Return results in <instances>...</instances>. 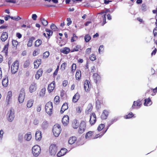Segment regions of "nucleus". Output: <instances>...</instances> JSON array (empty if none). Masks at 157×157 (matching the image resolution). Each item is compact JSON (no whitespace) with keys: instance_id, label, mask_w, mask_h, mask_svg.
Instances as JSON below:
<instances>
[{"instance_id":"obj_55","label":"nucleus","mask_w":157,"mask_h":157,"mask_svg":"<svg viewBox=\"0 0 157 157\" xmlns=\"http://www.w3.org/2000/svg\"><path fill=\"white\" fill-rule=\"evenodd\" d=\"M49 55V53L48 51H46L43 54V57L44 58H48Z\"/></svg>"},{"instance_id":"obj_61","label":"nucleus","mask_w":157,"mask_h":157,"mask_svg":"<svg viewBox=\"0 0 157 157\" xmlns=\"http://www.w3.org/2000/svg\"><path fill=\"white\" fill-rule=\"evenodd\" d=\"M141 10L143 11H145L146 10L147 7L146 5L144 4H143L141 6Z\"/></svg>"},{"instance_id":"obj_30","label":"nucleus","mask_w":157,"mask_h":157,"mask_svg":"<svg viewBox=\"0 0 157 157\" xmlns=\"http://www.w3.org/2000/svg\"><path fill=\"white\" fill-rule=\"evenodd\" d=\"M75 78L77 80L79 81L81 78V71L79 70H77L75 74Z\"/></svg>"},{"instance_id":"obj_14","label":"nucleus","mask_w":157,"mask_h":157,"mask_svg":"<svg viewBox=\"0 0 157 157\" xmlns=\"http://www.w3.org/2000/svg\"><path fill=\"white\" fill-rule=\"evenodd\" d=\"M69 117L67 115L64 116L62 120V122L63 125L66 126L69 123Z\"/></svg>"},{"instance_id":"obj_28","label":"nucleus","mask_w":157,"mask_h":157,"mask_svg":"<svg viewBox=\"0 0 157 157\" xmlns=\"http://www.w3.org/2000/svg\"><path fill=\"white\" fill-rule=\"evenodd\" d=\"M67 150L65 148H63L58 152L57 154V155L58 157H60L64 155L67 152Z\"/></svg>"},{"instance_id":"obj_27","label":"nucleus","mask_w":157,"mask_h":157,"mask_svg":"<svg viewBox=\"0 0 157 157\" xmlns=\"http://www.w3.org/2000/svg\"><path fill=\"white\" fill-rule=\"evenodd\" d=\"M69 48L67 47H64L60 50V52L65 54H68L70 52Z\"/></svg>"},{"instance_id":"obj_57","label":"nucleus","mask_w":157,"mask_h":157,"mask_svg":"<svg viewBox=\"0 0 157 157\" xmlns=\"http://www.w3.org/2000/svg\"><path fill=\"white\" fill-rule=\"evenodd\" d=\"M30 64V62L29 60H26L24 64V67H28Z\"/></svg>"},{"instance_id":"obj_6","label":"nucleus","mask_w":157,"mask_h":157,"mask_svg":"<svg viewBox=\"0 0 157 157\" xmlns=\"http://www.w3.org/2000/svg\"><path fill=\"white\" fill-rule=\"evenodd\" d=\"M79 128L78 132L79 133L81 134L83 133L85 131L86 128V122L84 121H82L79 124Z\"/></svg>"},{"instance_id":"obj_59","label":"nucleus","mask_w":157,"mask_h":157,"mask_svg":"<svg viewBox=\"0 0 157 157\" xmlns=\"http://www.w3.org/2000/svg\"><path fill=\"white\" fill-rule=\"evenodd\" d=\"M90 59L91 61H94L96 59V56L93 54H92L90 56Z\"/></svg>"},{"instance_id":"obj_58","label":"nucleus","mask_w":157,"mask_h":157,"mask_svg":"<svg viewBox=\"0 0 157 157\" xmlns=\"http://www.w3.org/2000/svg\"><path fill=\"white\" fill-rule=\"evenodd\" d=\"M40 50L39 49H36L35 50L33 54V56H35L38 55L39 54V52Z\"/></svg>"},{"instance_id":"obj_49","label":"nucleus","mask_w":157,"mask_h":157,"mask_svg":"<svg viewBox=\"0 0 157 157\" xmlns=\"http://www.w3.org/2000/svg\"><path fill=\"white\" fill-rule=\"evenodd\" d=\"M96 107L97 109H99L101 108V103L99 100H97L96 102Z\"/></svg>"},{"instance_id":"obj_64","label":"nucleus","mask_w":157,"mask_h":157,"mask_svg":"<svg viewBox=\"0 0 157 157\" xmlns=\"http://www.w3.org/2000/svg\"><path fill=\"white\" fill-rule=\"evenodd\" d=\"M41 105L40 104L38 105L36 107V111L38 112L40 111L41 109Z\"/></svg>"},{"instance_id":"obj_63","label":"nucleus","mask_w":157,"mask_h":157,"mask_svg":"<svg viewBox=\"0 0 157 157\" xmlns=\"http://www.w3.org/2000/svg\"><path fill=\"white\" fill-rule=\"evenodd\" d=\"M104 46L103 45H100L98 49L99 53H100V52H102L104 50Z\"/></svg>"},{"instance_id":"obj_50","label":"nucleus","mask_w":157,"mask_h":157,"mask_svg":"<svg viewBox=\"0 0 157 157\" xmlns=\"http://www.w3.org/2000/svg\"><path fill=\"white\" fill-rule=\"evenodd\" d=\"M67 64L66 62L63 63L61 65L60 69L61 70H64L67 67Z\"/></svg>"},{"instance_id":"obj_62","label":"nucleus","mask_w":157,"mask_h":157,"mask_svg":"<svg viewBox=\"0 0 157 157\" xmlns=\"http://www.w3.org/2000/svg\"><path fill=\"white\" fill-rule=\"evenodd\" d=\"M153 33L154 36H157V28H155L154 29Z\"/></svg>"},{"instance_id":"obj_47","label":"nucleus","mask_w":157,"mask_h":157,"mask_svg":"<svg viewBox=\"0 0 157 157\" xmlns=\"http://www.w3.org/2000/svg\"><path fill=\"white\" fill-rule=\"evenodd\" d=\"M42 128L43 129H45L47 128L48 127V123L47 121H44L41 125Z\"/></svg>"},{"instance_id":"obj_1","label":"nucleus","mask_w":157,"mask_h":157,"mask_svg":"<svg viewBox=\"0 0 157 157\" xmlns=\"http://www.w3.org/2000/svg\"><path fill=\"white\" fill-rule=\"evenodd\" d=\"M61 128L60 125L58 124H55L53 127L52 131L54 135L56 137H58L61 133Z\"/></svg>"},{"instance_id":"obj_7","label":"nucleus","mask_w":157,"mask_h":157,"mask_svg":"<svg viewBox=\"0 0 157 157\" xmlns=\"http://www.w3.org/2000/svg\"><path fill=\"white\" fill-rule=\"evenodd\" d=\"M7 116L8 121L10 122L13 121L15 117L14 111L13 109L11 108L8 111Z\"/></svg>"},{"instance_id":"obj_4","label":"nucleus","mask_w":157,"mask_h":157,"mask_svg":"<svg viewBox=\"0 0 157 157\" xmlns=\"http://www.w3.org/2000/svg\"><path fill=\"white\" fill-rule=\"evenodd\" d=\"M25 91L24 88H22L20 92L18 97V100L20 103H22L23 102L25 97Z\"/></svg>"},{"instance_id":"obj_13","label":"nucleus","mask_w":157,"mask_h":157,"mask_svg":"<svg viewBox=\"0 0 157 157\" xmlns=\"http://www.w3.org/2000/svg\"><path fill=\"white\" fill-rule=\"evenodd\" d=\"M55 87V82L54 81L51 82L48 86V90L49 93L52 92Z\"/></svg>"},{"instance_id":"obj_8","label":"nucleus","mask_w":157,"mask_h":157,"mask_svg":"<svg viewBox=\"0 0 157 157\" xmlns=\"http://www.w3.org/2000/svg\"><path fill=\"white\" fill-rule=\"evenodd\" d=\"M57 151V148L54 144L51 145L49 148V152L51 155H55Z\"/></svg>"},{"instance_id":"obj_53","label":"nucleus","mask_w":157,"mask_h":157,"mask_svg":"<svg viewBox=\"0 0 157 157\" xmlns=\"http://www.w3.org/2000/svg\"><path fill=\"white\" fill-rule=\"evenodd\" d=\"M78 37L75 34L73 33V36L72 37L71 39V42H73L75 41L77 39Z\"/></svg>"},{"instance_id":"obj_52","label":"nucleus","mask_w":157,"mask_h":157,"mask_svg":"<svg viewBox=\"0 0 157 157\" xmlns=\"http://www.w3.org/2000/svg\"><path fill=\"white\" fill-rule=\"evenodd\" d=\"M76 68V65L75 63H73L71 66V72L73 74L75 72Z\"/></svg>"},{"instance_id":"obj_16","label":"nucleus","mask_w":157,"mask_h":157,"mask_svg":"<svg viewBox=\"0 0 157 157\" xmlns=\"http://www.w3.org/2000/svg\"><path fill=\"white\" fill-rule=\"evenodd\" d=\"M37 85L35 83H32L29 86V91L31 93L34 92L36 89Z\"/></svg>"},{"instance_id":"obj_36","label":"nucleus","mask_w":157,"mask_h":157,"mask_svg":"<svg viewBox=\"0 0 157 157\" xmlns=\"http://www.w3.org/2000/svg\"><path fill=\"white\" fill-rule=\"evenodd\" d=\"M32 138V135L30 132H29L26 134L24 136V139L27 141H29Z\"/></svg>"},{"instance_id":"obj_37","label":"nucleus","mask_w":157,"mask_h":157,"mask_svg":"<svg viewBox=\"0 0 157 157\" xmlns=\"http://www.w3.org/2000/svg\"><path fill=\"white\" fill-rule=\"evenodd\" d=\"M34 101L33 99H30L27 102V106L28 108H29L31 107L33 105Z\"/></svg>"},{"instance_id":"obj_48","label":"nucleus","mask_w":157,"mask_h":157,"mask_svg":"<svg viewBox=\"0 0 157 157\" xmlns=\"http://www.w3.org/2000/svg\"><path fill=\"white\" fill-rule=\"evenodd\" d=\"M82 109L81 107L80 106H77L76 108V112L77 113H80L82 112Z\"/></svg>"},{"instance_id":"obj_39","label":"nucleus","mask_w":157,"mask_h":157,"mask_svg":"<svg viewBox=\"0 0 157 157\" xmlns=\"http://www.w3.org/2000/svg\"><path fill=\"white\" fill-rule=\"evenodd\" d=\"M134 116V114L132 112H130L127 115L125 116L124 117L125 119H128L133 117Z\"/></svg>"},{"instance_id":"obj_23","label":"nucleus","mask_w":157,"mask_h":157,"mask_svg":"<svg viewBox=\"0 0 157 157\" xmlns=\"http://www.w3.org/2000/svg\"><path fill=\"white\" fill-rule=\"evenodd\" d=\"M3 86L5 87H7L9 84L8 77H6L3 78L2 81Z\"/></svg>"},{"instance_id":"obj_20","label":"nucleus","mask_w":157,"mask_h":157,"mask_svg":"<svg viewBox=\"0 0 157 157\" xmlns=\"http://www.w3.org/2000/svg\"><path fill=\"white\" fill-rule=\"evenodd\" d=\"M80 95L78 92H77L73 96L72 98V101L74 103L77 102L80 99Z\"/></svg>"},{"instance_id":"obj_35","label":"nucleus","mask_w":157,"mask_h":157,"mask_svg":"<svg viewBox=\"0 0 157 157\" xmlns=\"http://www.w3.org/2000/svg\"><path fill=\"white\" fill-rule=\"evenodd\" d=\"M35 38L34 37H32L30 38L28 42L27 45L28 47H31L32 46L33 42L35 40Z\"/></svg>"},{"instance_id":"obj_41","label":"nucleus","mask_w":157,"mask_h":157,"mask_svg":"<svg viewBox=\"0 0 157 157\" xmlns=\"http://www.w3.org/2000/svg\"><path fill=\"white\" fill-rule=\"evenodd\" d=\"M42 44V41L40 39H38L35 42V46L36 47H38Z\"/></svg>"},{"instance_id":"obj_18","label":"nucleus","mask_w":157,"mask_h":157,"mask_svg":"<svg viewBox=\"0 0 157 157\" xmlns=\"http://www.w3.org/2000/svg\"><path fill=\"white\" fill-rule=\"evenodd\" d=\"M12 91H9L8 92L6 100L8 104H9L10 103V102L12 99Z\"/></svg>"},{"instance_id":"obj_22","label":"nucleus","mask_w":157,"mask_h":157,"mask_svg":"<svg viewBox=\"0 0 157 157\" xmlns=\"http://www.w3.org/2000/svg\"><path fill=\"white\" fill-rule=\"evenodd\" d=\"M35 136V139L37 141H40L42 138L41 132L39 130L36 131Z\"/></svg>"},{"instance_id":"obj_54","label":"nucleus","mask_w":157,"mask_h":157,"mask_svg":"<svg viewBox=\"0 0 157 157\" xmlns=\"http://www.w3.org/2000/svg\"><path fill=\"white\" fill-rule=\"evenodd\" d=\"M51 29L54 31H56L58 29L56 26L54 24H52L50 26Z\"/></svg>"},{"instance_id":"obj_5","label":"nucleus","mask_w":157,"mask_h":157,"mask_svg":"<svg viewBox=\"0 0 157 157\" xmlns=\"http://www.w3.org/2000/svg\"><path fill=\"white\" fill-rule=\"evenodd\" d=\"M19 62L17 60L15 61L11 66V72L13 74L15 73L17 71L19 68Z\"/></svg>"},{"instance_id":"obj_19","label":"nucleus","mask_w":157,"mask_h":157,"mask_svg":"<svg viewBox=\"0 0 157 157\" xmlns=\"http://www.w3.org/2000/svg\"><path fill=\"white\" fill-rule=\"evenodd\" d=\"M79 123L78 121L76 119L73 120L72 123V126L74 129H77L79 126Z\"/></svg>"},{"instance_id":"obj_60","label":"nucleus","mask_w":157,"mask_h":157,"mask_svg":"<svg viewBox=\"0 0 157 157\" xmlns=\"http://www.w3.org/2000/svg\"><path fill=\"white\" fill-rule=\"evenodd\" d=\"M59 68V66L58 65L57 67V68L54 71L53 74V76L55 77L58 74V71Z\"/></svg>"},{"instance_id":"obj_46","label":"nucleus","mask_w":157,"mask_h":157,"mask_svg":"<svg viewBox=\"0 0 157 157\" xmlns=\"http://www.w3.org/2000/svg\"><path fill=\"white\" fill-rule=\"evenodd\" d=\"M40 20L41 22L44 26H46L48 25V21L44 18H41Z\"/></svg>"},{"instance_id":"obj_56","label":"nucleus","mask_w":157,"mask_h":157,"mask_svg":"<svg viewBox=\"0 0 157 157\" xmlns=\"http://www.w3.org/2000/svg\"><path fill=\"white\" fill-rule=\"evenodd\" d=\"M84 39L85 41L87 42L90 40L91 37L89 35H86L85 36Z\"/></svg>"},{"instance_id":"obj_21","label":"nucleus","mask_w":157,"mask_h":157,"mask_svg":"<svg viewBox=\"0 0 157 157\" xmlns=\"http://www.w3.org/2000/svg\"><path fill=\"white\" fill-rule=\"evenodd\" d=\"M68 104L67 102H65L63 105L60 110L61 113H63L65 110L68 109Z\"/></svg>"},{"instance_id":"obj_15","label":"nucleus","mask_w":157,"mask_h":157,"mask_svg":"<svg viewBox=\"0 0 157 157\" xmlns=\"http://www.w3.org/2000/svg\"><path fill=\"white\" fill-rule=\"evenodd\" d=\"M109 114V111L106 110H104L101 114V118L102 120H105L107 118Z\"/></svg>"},{"instance_id":"obj_32","label":"nucleus","mask_w":157,"mask_h":157,"mask_svg":"<svg viewBox=\"0 0 157 157\" xmlns=\"http://www.w3.org/2000/svg\"><path fill=\"white\" fill-rule=\"evenodd\" d=\"M152 104V102L150 98H146L144 100V106H148L151 105Z\"/></svg>"},{"instance_id":"obj_25","label":"nucleus","mask_w":157,"mask_h":157,"mask_svg":"<svg viewBox=\"0 0 157 157\" xmlns=\"http://www.w3.org/2000/svg\"><path fill=\"white\" fill-rule=\"evenodd\" d=\"M41 63V59H37L34 62V67L35 69H37L38 68L40 65Z\"/></svg>"},{"instance_id":"obj_9","label":"nucleus","mask_w":157,"mask_h":157,"mask_svg":"<svg viewBox=\"0 0 157 157\" xmlns=\"http://www.w3.org/2000/svg\"><path fill=\"white\" fill-rule=\"evenodd\" d=\"M142 104V103L140 99H138L136 101H134L132 105V108L134 109L139 108L141 107Z\"/></svg>"},{"instance_id":"obj_43","label":"nucleus","mask_w":157,"mask_h":157,"mask_svg":"<svg viewBox=\"0 0 157 157\" xmlns=\"http://www.w3.org/2000/svg\"><path fill=\"white\" fill-rule=\"evenodd\" d=\"M54 103L55 104L57 105L59 102V97L58 96H56L54 99Z\"/></svg>"},{"instance_id":"obj_17","label":"nucleus","mask_w":157,"mask_h":157,"mask_svg":"<svg viewBox=\"0 0 157 157\" xmlns=\"http://www.w3.org/2000/svg\"><path fill=\"white\" fill-rule=\"evenodd\" d=\"M93 109V106L91 103H89L85 111V113L86 114H89L92 111Z\"/></svg>"},{"instance_id":"obj_3","label":"nucleus","mask_w":157,"mask_h":157,"mask_svg":"<svg viewBox=\"0 0 157 157\" xmlns=\"http://www.w3.org/2000/svg\"><path fill=\"white\" fill-rule=\"evenodd\" d=\"M41 151L40 147L37 145H34L32 148V153L35 156H38L40 153Z\"/></svg>"},{"instance_id":"obj_24","label":"nucleus","mask_w":157,"mask_h":157,"mask_svg":"<svg viewBox=\"0 0 157 157\" xmlns=\"http://www.w3.org/2000/svg\"><path fill=\"white\" fill-rule=\"evenodd\" d=\"M8 37V33L6 32H3L0 38L2 41L4 42L7 39Z\"/></svg>"},{"instance_id":"obj_45","label":"nucleus","mask_w":157,"mask_h":157,"mask_svg":"<svg viewBox=\"0 0 157 157\" xmlns=\"http://www.w3.org/2000/svg\"><path fill=\"white\" fill-rule=\"evenodd\" d=\"M45 31L47 33V35L48 37H49V39L50 38V36L52 35L53 34V32L52 30L48 29H45Z\"/></svg>"},{"instance_id":"obj_10","label":"nucleus","mask_w":157,"mask_h":157,"mask_svg":"<svg viewBox=\"0 0 157 157\" xmlns=\"http://www.w3.org/2000/svg\"><path fill=\"white\" fill-rule=\"evenodd\" d=\"M92 85L90 81L86 80L85 81L84 83V88L86 91L89 92L90 90Z\"/></svg>"},{"instance_id":"obj_42","label":"nucleus","mask_w":157,"mask_h":157,"mask_svg":"<svg viewBox=\"0 0 157 157\" xmlns=\"http://www.w3.org/2000/svg\"><path fill=\"white\" fill-rule=\"evenodd\" d=\"M46 89L44 87L42 88L40 92V97H43L45 94Z\"/></svg>"},{"instance_id":"obj_38","label":"nucleus","mask_w":157,"mask_h":157,"mask_svg":"<svg viewBox=\"0 0 157 157\" xmlns=\"http://www.w3.org/2000/svg\"><path fill=\"white\" fill-rule=\"evenodd\" d=\"M94 134V131H89L86 133L85 136L86 139H89Z\"/></svg>"},{"instance_id":"obj_29","label":"nucleus","mask_w":157,"mask_h":157,"mask_svg":"<svg viewBox=\"0 0 157 157\" xmlns=\"http://www.w3.org/2000/svg\"><path fill=\"white\" fill-rule=\"evenodd\" d=\"M43 72L42 69L40 68L38 70L35 75V78L36 79H38L42 75Z\"/></svg>"},{"instance_id":"obj_44","label":"nucleus","mask_w":157,"mask_h":157,"mask_svg":"<svg viewBox=\"0 0 157 157\" xmlns=\"http://www.w3.org/2000/svg\"><path fill=\"white\" fill-rule=\"evenodd\" d=\"M12 43L13 48L16 49L17 45L18 44V41L15 40H12Z\"/></svg>"},{"instance_id":"obj_26","label":"nucleus","mask_w":157,"mask_h":157,"mask_svg":"<svg viewBox=\"0 0 157 157\" xmlns=\"http://www.w3.org/2000/svg\"><path fill=\"white\" fill-rule=\"evenodd\" d=\"M9 45V42H8V43L5 45L2 52L4 53L6 56H7L8 53V48Z\"/></svg>"},{"instance_id":"obj_34","label":"nucleus","mask_w":157,"mask_h":157,"mask_svg":"<svg viewBox=\"0 0 157 157\" xmlns=\"http://www.w3.org/2000/svg\"><path fill=\"white\" fill-rule=\"evenodd\" d=\"M118 118H114L113 119H112L111 120H110L109 122V124L108 125V126L107 127V128H106V129H108L109 127L111 126L112 124H113L114 123L116 122L118 120Z\"/></svg>"},{"instance_id":"obj_2","label":"nucleus","mask_w":157,"mask_h":157,"mask_svg":"<svg viewBox=\"0 0 157 157\" xmlns=\"http://www.w3.org/2000/svg\"><path fill=\"white\" fill-rule=\"evenodd\" d=\"M45 110L46 113L49 115H51L52 113L53 104L52 102H48L45 106Z\"/></svg>"},{"instance_id":"obj_40","label":"nucleus","mask_w":157,"mask_h":157,"mask_svg":"<svg viewBox=\"0 0 157 157\" xmlns=\"http://www.w3.org/2000/svg\"><path fill=\"white\" fill-rule=\"evenodd\" d=\"M105 126L104 124H99L98 127V131H100L102 130L103 131L104 129L105 130L106 128H104Z\"/></svg>"},{"instance_id":"obj_33","label":"nucleus","mask_w":157,"mask_h":157,"mask_svg":"<svg viewBox=\"0 0 157 157\" xmlns=\"http://www.w3.org/2000/svg\"><path fill=\"white\" fill-rule=\"evenodd\" d=\"M77 138L75 136H72L69 138L68 143L71 144H72L77 141Z\"/></svg>"},{"instance_id":"obj_12","label":"nucleus","mask_w":157,"mask_h":157,"mask_svg":"<svg viewBox=\"0 0 157 157\" xmlns=\"http://www.w3.org/2000/svg\"><path fill=\"white\" fill-rule=\"evenodd\" d=\"M93 78L94 82L97 84L101 82V78L100 76L97 73H94L93 75Z\"/></svg>"},{"instance_id":"obj_11","label":"nucleus","mask_w":157,"mask_h":157,"mask_svg":"<svg viewBox=\"0 0 157 157\" xmlns=\"http://www.w3.org/2000/svg\"><path fill=\"white\" fill-rule=\"evenodd\" d=\"M97 121L96 116L94 113H92L90 114V123L91 125H94Z\"/></svg>"},{"instance_id":"obj_31","label":"nucleus","mask_w":157,"mask_h":157,"mask_svg":"<svg viewBox=\"0 0 157 157\" xmlns=\"http://www.w3.org/2000/svg\"><path fill=\"white\" fill-rule=\"evenodd\" d=\"M107 130V129H106L105 130L104 129L103 131L100 134H96L94 137L93 139H96L98 137L100 138L102 137V136L106 132Z\"/></svg>"},{"instance_id":"obj_51","label":"nucleus","mask_w":157,"mask_h":157,"mask_svg":"<svg viewBox=\"0 0 157 157\" xmlns=\"http://www.w3.org/2000/svg\"><path fill=\"white\" fill-rule=\"evenodd\" d=\"M80 48V46L79 45H77L75 46L74 48L71 51V52H77L79 50V49Z\"/></svg>"}]
</instances>
